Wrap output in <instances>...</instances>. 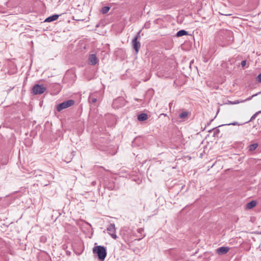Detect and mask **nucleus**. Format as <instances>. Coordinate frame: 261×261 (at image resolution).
<instances>
[{
  "mask_svg": "<svg viewBox=\"0 0 261 261\" xmlns=\"http://www.w3.org/2000/svg\"><path fill=\"white\" fill-rule=\"evenodd\" d=\"M148 116L145 113H142L138 116V119L140 121L146 120Z\"/></svg>",
  "mask_w": 261,
  "mask_h": 261,
  "instance_id": "obj_10",
  "label": "nucleus"
},
{
  "mask_svg": "<svg viewBox=\"0 0 261 261\" xmlns=\"http://www.w3.org/2000/svg\"><path fill=\"white\" fill-rule=\"evenodd\" d=\"M187 35H188V32L185 30H182L179 31L176 33V36L177 37H181L182 36Z\"/></svg>",
  "mask_w": 261,
  "mask_h": 261,
  "instance_id": "obj_11",
  "label": "nucleus"
},
{
  "mask_svg": "<svg viewBox=\"0 0 261 261\" xmlns=\"http://www.w3.org/2000/svg\"><path fill=\"white\" fill-rule=\"evenodd\" d=\"M228 125H240V124L237 122H234L233 123L229 124Z\"/></svg>",
  "mask_w": 261,
  "mask_h": 261,
  "instance_id": "obj_19",
  "label": "nucleus"
},
{
  "mask_svg": "<svg viewBox=\"0 0 261 261\" xmlns=\"http://www.w3.org/2000/svg\"><path fill=\"white\" fill-rule=\"evenodd\" d=\"M46 90V87L43 85L35 84L32 88V93L35 95L41 94Z\"/></svg>",
  "mask_w": 261,
  "mask_h": 261,
  "instance_id": "obj_3",
  "label": "nucleus"
},
{
  "mask_svg": "<svg viewBox=\"0 0 261 261\" xmlns=\"http://www.w3.org/2000/svg\"><path fill=\"white\" fill-rule=\"evenodd\" d=\"M259 113H261V111H259L258 112H256L255 114H254L253 116L251 117V119H253L254 118H255V117Z\"/></svg>",
  "mask_w": 261,
  "mask_h": 261,
  "instance_id": "obj_22",
  "label": "nucleus"
},
{
  "mask_svg": "<svg viewBox=\"0 0 261 261\" xmlns=\"http://www.w3.org/2000/svg\"><path fill=\"white\" fill-rule=\"evenodd\" d=\"M74 103V101L73 100H68L65 101L63 102L57 106V110L58 112L61 111L62 110L68 108L72 106H73Z\"/></svg>",
  "mask_w": 261,
  "mask_h": 261,
  "instance_id": "obj_2",
  "label": "nucleus"
},
{
  "mask_svg": "<svg viewBox=\"0 0 261 261\" xmlns=\"http://www.w3.org/2000/svg\"><path fill=\"white\" fill-rule=\"evenodd\" d=\"M189 115V113L188 112H183L181 113H180L179 115V117L180 118L184 119L188 117Z\"/></svg>",
  "mask_w": 261,
  "mask_h": 261,
  "instance_id": "obj_14",
  "label": "nucleus"
},
{
  "mask_svg": "<svg viewBox=\"0 0 261 261\" xmlns=\"http://www.w3.org/2000/svg\"><path fill=\"white\" fill-rule=\"evenodd\" d=\"M260 233H261V232H260Z\"/></svg>",
  "mask_w": 261,
  "mask_h": 261,
  "instance_id": "obj_25",
  "label": "nucleus"
},
{
  "mask_svg": "<svg viewBox=\"0 0 261 261\" xmlns=\"http://www.w3.org/2000/svg\"><path fill=\"white\" fill-rule=\"evenodd\" d=\"M258 146L257 143H254L249 146L248 148L249 151L254 150Z\"/></svg>",
  "mask_w": 261,
  "mask_h": 261,
  "instance_id": "obj_13",
  "label": "nucleus"
},
{
  "mask_svg": "<svg viewBox=\"0 0 261 261\" xmlns=\"http://www.w3.org/2000/svg\"><path fill=\"white\" fill-rule=\"evenodd\" d=\"M59 16L58 15H53L46 18L44 22H51L55 21L58 18Z\"/></svg>",
  "mask_w": 261,
  "mask_h": 261,
  "instance_id": "obj_9",
  "label": "nucleus"
},
{
  "mask_svg": "<svg viewBox=\"0 0 261 261\" xmlns=\"http://www.w3.org/2000/svg\"><path fill=\"white\" fill-rule=\"evenodd\" d=\"M256 95H257V94H254V95H252L251 96H250V97H248L247 99H244V100H237L233 101V105H237V104H239L240 103H242V102H244L246 101L250 100L253 97L256 96Z\"/></svg>",
  "mask_w": 261,
  "mask_h": 261,
  "instance_id": "obj_8",
  "label": "nucleus"
},
{
  "mask_svg": "<svg viewBox=\"0 0 261 261\" xmlns=\"http://www.w3.org/2000/svg\"><path fill=\"white\" fill-rule=\"evenodd\" d=\"M256 81L259 83H261V73L256 77Z\"/></svg>",
  "mask_w": 261,
  "mask_h": 261,
  "instance_id": "obj_17",
  "label": "nucleus"
},
{
  "mask_svg": "<svg viewBox=\"0 0 261 261\" xmlns=\"http://www.w3.org/2000/svg\"><path fill=\"white\" fill-rule=\"evenodd\" d=\"M107 230L112 238L114 239H116L117 238V236L116 234V228L114 224H111L107 227Z\"/></svg>",
  "mask_w": 261,
  "mask_h": 261,
  "instance_id": "obj_5",
  "label": "nucleus"
},
{
  "mask_svg": "<svg viewBox=\"0 0 261 261\" xmlns=\"http://www.w3.org/2000/svg\"><path fill=\"white\" fill-rule=\"evenodd\" d=\"M256 203L255 201H251L247 204V208L248 209H251L254 207L256 205Z\"/></svg>",
  "mask_w": 261,
  "mask_h": 261,
  "instance_id": "obj_12",
  "label": "nucleus"
},
{
  "mask_svg": "<svg viewBox=\"0 0 261 261\" xmlns=\"http://www.w3.org/2000/svg\"><path fill=\"white\" fill-rule=\"evenodd\" d=\"M257 95L256 96H257L258 95V94H259V92H258V93H256Z\"/></svg>",
  "mask_w": 261,
  "mask_h": 261,
  "instance_id": "obj_24",
  "label": "nucleus"
},
{
  "mask_svg": "<svg viewBox=\"0 0 261 261\" xmlns=\"http://www.w3.org/2000/svg\"><path fill=\"white\" fill-rule=\"evenodd\" d=\"M140 31L138 32L137 36L134 38V39L132 41L133 47V48L135 50L136 53H138L141 46L140 42L139 41H138V38L140 37Z\"/></svg>",
  "mask_w": 261,
  "mask_h": 261,
  "instance_id": "obj_4",
  "label": "nucleus"
},
{
  "mask_svg": "<svg viewBox=\"0 0 261 261\" xmlns=\"http://www.w3.org/2000/svg\"><path fill=\"white\" fill-rule=\"evenodd\" d=\"M88 62L89 64L92 65H95L98 63V59L95 54H91L89 56Z\"/></svg>",
  "mask_w": 261,
  "mask_h": 261,
  "instance_id": "obj_6",
  "label": "nucleus"
},
{
  "mask_svg": "<svg viewBox=\"0 0 261 261\" xmlns=\"http://www.w3.org/2000/svg\"><path fill=\"white\" fill-rule=\"evenodd\" d=\"M225 105H233V101L228 100L227 102L225 103Z\"/></svg>",
  "mask_w": 261,
  "mask_h": 261,
  "instance_id": "obj_21",
  "label": "nucleus"
},
{
  "mask_svg": "<svg viewBox=\"0 0 261 261\" xmlns=\"http://www.w3.org/2000/svg\"><path fill=\"white\" fill-rule=\"evenodd\" d=\"M229 250V247H221L217 249V253L218 254L221 255V254H224L228 252Z\"/></svg>",
  "mask_w": 261,
  "mask_h": 261,
  "instance_id": "obj_7",
  "label": "nucleus"
},
{
  "mask_svg": "<svg viewBox=\"0 0 261 261\" xmlns=\"http://www.w3.org/2000/svg\"><path fill=\"white\" fill-rule=\"evenodd\" d=\"M93 252L96 254L100 260H104L107 255V251L105 247L101 246H95L93 248Z\"/></svg>",
  "mask_w": 261,
  "mask_h": 261,
  "instance_id": "obj_1",
  "label": "nucleus"
},
{
  "mask_svg": "<svg viewBox=\"0 0 261 261\" xmlns=\"http://www.w3.org/2000/svg\"><path fill=\"white\" fill-rule=\"evenodd\" d=\"M89 101L90 103H95L97 101V98L90 95L89 97Z\"/></svg>",
  "mask_w": 261,
  "mask_h": 261,
  "instance_id": "obj_16",
  "label": "nucleus"
},
{
  "mask_svg": "<svg viewBox=\"0 0 261 261\" xmlns=\"http://www.w3.org/2000/svg\"><path fill=\"white\" fill-rule=\"evenodd\" d=\"M137 231L140 233H141L142 232L144 231V229L142 228H138L137 229Z\"/></svg>",
  "mask_w": 261,
  "mask_h": 261,
  "instance_id": "obj_18",
  "label": "nucleus"
},
{
  "mask_svg": "<svg viewBox=\"0 0 261 261\" xmlns=\"http://www.w3.org/2000/svg\"><path fill=\"white\" fill-rule=\"evenodd\" d=\"M110 8L109 7H107V6L104 7L101 9V12L102 14H106L109 12V11L110 10Z\"/></svg>",
  "mask_w": 261,
  "mask_h": 261,
  "instance_id": "obj_15",
  "label": "nucleus"
},
{
  "mask_svg": "<svg viewBox=\"0 0 261 261\" xmlns=\"http://www.w3.org/2000/svg\"><path fill=\"white\" fill-rule=\"evenodd\" d=\"M144 237H145V235H143L141 238L139 239V240H141V239H142Z\"/></svg>",
  "mask_w": 261,
  "mask_h": 261,
  "instance_id": "obj_23",
  "label": "nucleus"
},
{
  "mask_svg": "<svg viewBox=\"0 0 261 261\" xmlns=\"http://www.w3.org/2000/svg\"><path fill=\"white\" fill-rule=\"evenodd\" d=\"M241 64L242 66V67H244V66H245L246 65V61H245V60L242 61L241 62Z\"/></svg>",
  "mask_w": 261,
  "mask_h": 261,
  "instance_id": "obj_20",
  "label": "nucleus"
}]
</instances>
